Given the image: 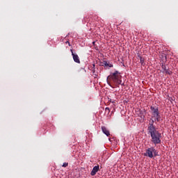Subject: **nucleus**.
<instances>
[{
    "mask_svg": "<svg viewBox=\"0 0 178 178\" xmlns=\"http://www.w3.org/2000/svg\"><path fill=\"white\" fill-rule=\"evenodd\" d=\"M102 131L104 133V134H106L107 137L111 136V132H109V130L104 126L102 127Z\"/></svg>",
    "mask_w": 178,
    "mask_h": 178,
    "instance_id": "obj_8",
    "label": "nucleus"
},
{
    "mask_svg": "<svg viewBox=\"0 0 178 178\" xmlns=\"http://www.w3.org/2000/svg\"><path fill=\"white\" fill-rule=\"evenodd\" d=\"M161 69H162V72L164 73V74L168 70V68L166 67V65H165L163 64L161 65Z\"/></svg>",
    "mask_w": 178,
    "mask_h": 178,
    "instance_id": "obj_11",
    "label": "nucleus"
},
{
    "mask_svg": "<svg viewBox=\"0 0 178 178\" xmlns=\"http://www.w3.org/2000/svg\"><path fill=\"white\" fill-rule=\"evenodd\" d=\"M140 62L142 66H145V59L142 56H140Z\"/></svg>",
    "mask_w": 178,
    "mask_h": 178,
    "instance_id": "obj_10",
    "label": "nucleus"
},
{
    "mask_svg": "<svg viewBox=\"0 0 178 178\" xmlns=\"http://www.w3.org/2000/svg\"><path fill=\"white\" fill-rule=\"evenodd\" d=\"M99 170V165H95L93 167L92 171L90 172L91 176H95L97 175V172Z\"/></svg>",
    "mask_w": 178,
    "mask_h": 178,
    "instance_id": "obj_7",
    "label": "nucleus"
},
{
    "mask_svg": "<svg viewBox=\"0 0 178 178\" xmlns=\"http://www.w3.org/2000/svg\"><path fill=\"white\" fill-rule=\"evenodd\" d=\"M71 52L74 61L76 63H80V58H79V55H77L76 54H74L72 49H71Z\"/></svg>",
    "mask_w": 178,
    "mask_h": 178,
    "instance_id": "obj_5",
    "label": "nucleus"
},
{
    "mask_svg": "<svg viewBox=\"0 0 178 178\" xmlns=\"http://www.w3.org/2000/svg\"><path fill=\"white\" fill-rule=\"evenodd\" d=\"M150 109L152 111V118L154 119V118L155 122H159L161 120V115L158 107L151 106Z\"/></svg>",
    "mask_w": 178,
    "mask_h": 178,
    "instance_id": "obj_3",
    "label": "nucleus"
},
{
    "mask_svg": "<svg viewBox=\"0 0 178 178\" xmlns=\"http://www.w3.org/2000/svg\"><path fill=\"white\" fill-rule=\"evenodd\" d=\"M158 152L155 147H152L146 149V152L144 153L145 156H148V158H154V156H157Z\"/></svg>",
    "mask_w": 178,
    "mask_h": 178,
    "instance_id": "obj_4",
    "label": "nucleus"
},
{
    "mask_svg": "<svg viewBox=\"0 0 178 178\" xmlns=\"http://www.w3.org/2000/svg\"><path fill=\"white\" fill-rule=\"evenodd\" d=\"M67 43H70L69 41L67 42Z\"/></svg>",
    "mask_w": 178,
    "mask_h": 178,
    "instance_id": "obj_17",
    "label": "nucleus"
},
{
    "mask_svg": "<svg viewBox=\"0 0 178 178\" xmlns=\"http://www.w3.org/2000/svg\"><path fill=\"white\" fill-rule=\"evenodd\" d=\"M105 111L106 112H111V110L109 109V107H106V108H105Z\"/></svg>",
    "mask_w": 178,
    "mask_h": 178,
    "instance_id": "obj_15",
    "label": "nucleus"
},
{
    "mask_svg": "<svg viewBox=\"0 0 178 178\" xmlns=\"http://www.w3.org/2000/svg\"><path fill=\"white\" fill-rule=\"evenodd\" d=\"M68 165H69V163H64L63 164V168H67Z\"/></svg>",
    "mask_w": 178,
    "mask_h": 178,
    "instance_id": "obj_14",
    "label": "nucleus"
},
{
    "mask_svg": "<svg viewBox=\"0 0 178 178\" xmlns=\"http://www.w3.org/2000/svg\"><path fill=\"white\" fill-rule=\"evenodd\" d=\"M154 123H155V120H154L152 119V122L149 123V125L147 127H150L151 125L155 126V125H154Z\"/></svg>",
    "mask_w": 178,
    "mask_h": 178,
    "instance_id": "obj_13",
    "label": "nucleus"
},
{
    "mask_svg": "<svg viewBox=\"0 0 178 178\" xmlns=\"http://www.w3.org/2000/svg\"><path fill=\"white\" fill-rule=\"evenodd\" d=\"M148 134L152 137V143L156 145L161 144V138H162V134L159 133V131L156 129L155 126L150 125L149 127H147Z\"/></svg>",
    "mask_w": 178,
    "mask_h": 178,
    "instance_id": "obj_2",
    "label": "nucleus"
},
{
    "mask_svg": "<svg viewBox=\"0 0 178 178\" xmlns=\"http://www.w3.org/2000/svg\"><path fill=\"white\" fill-rule=\"evenodd\" d=\"M100 65L101 66H104V67L108 66V67H113V65L109 64L108 63V61H106V60H104L103 62H101L100 63Z\"/></svg>",
    "mask_w": 178,
    "mask_h": 178,
    "instance_id": "obj_9",
    "label": "nucleus"
},
{
    "mask_svg": "<svg viewBox=\"0 0 178 178\" xmlns=\"http://www.w3.org/2000/svg\"><path fill=\"white\" fill-rule=\"evenodd\" d=\"M138 115L141 118V119H144L145 118V110H141L140 108L137 109Z\"/></svg>",
    "mask_w": 178,
    "mask_h": 178,
    "instance_id": "obj_6",
    "label": "nucleus"
},
{
    "mask_svg": "<svg viewBox=\"0 0 178 178\" xmlns=\"http://www.w3.org/2000/svg\"><path fill=\"white\" fill-rule=\"evenodd\" d=\"M69 45H70V43H67Z\"/></svg>",
    "mask_w": 178,
    "mask_h": 178,
    "instance_id": "obj_16",
    "label": "nucleus"
},
{
    "mask_svg": "<svg viewBox=\"0 0 178 178\" xmlns=\"http://www.w3.org/2000/svg\"><path fill=\"white\" fill-rule=\"evenodd\" d=\"M107 83L112 88L119 87V86H124V83H122V75L119 71H115L107 76Z\"/></svg>",
    "mask_w": 178,
    "mask_h": 178,
    "instance_id": "obj_1",
    "label": "nucleus"
},
{
    "mask_svg": "<svg viewBox=\"0 0 178 178\" xmlns=\"http://www.w3.org/2000/svg\"><path fill=\"white\" fill-rule=\"evenodd\" d=\"M164 74H169V76H172V74H173V72H172L170 70L168 69V70H166L165 73H164Z\"/></svg>",
    "mask_w": 178,
    "mask_h": 178,
    "instance_id": "obj_12",
    "label": "nucleus"
}]
</instances>
